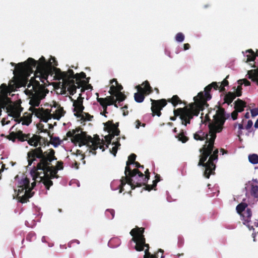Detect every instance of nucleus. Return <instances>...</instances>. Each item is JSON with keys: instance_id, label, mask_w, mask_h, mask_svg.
Returning <instances> with one entry per match:
<instances>
[{"instance_id": "64", "label": "nucleus", "mask_w": 258, "mask_h": 258, "mask_svg": "<svg viewBox=\"0 0 258 258\" xmlns=\"http://www.w3.org/2000/svg\"><path fill=\"white\" fill-rule=\"evenodd\" d=\"M152 254H151L149 251L148 249H146L145 250V255L144 256V258H151Z\"/></svg>"}, {"instance_id": "63", "label": "nucleus", "mask_w": 258, "mask_h": 258, "mask_svg": "<svg viewBox=\"0 0 258 258\" xmlns=\"http://www.w3.org/2000/svg\"><path fill=\"white\" fill-rule=\"evenodd\" d=\"M250 112L251 114V116L252 117H254L258 115V108H254L250 110Z\"/></svg>"}, {"instance_id": "56", "label": "nucleus", "mask_w": 258, "mask_h": 258, "mask_svg": "<svg viewBox=\"0 0 258 258\" xmlns=\"http://www.w3.org/2000/svg\"><path fill=\"white\" fill-rule=\"evenodd\" d=\"M242 86L241 85H239L236 89V92H234L236 97H240L242 95Z\"/></svg>"}, {"instance_id": "39", "label": "nucleus", "mask_w": 258, "mask_h": 258, "mask_svg": "<svg viewBox=\"0 0 258 258\" xmlns=\"http://www.w3.org/2000/svg\"><path fill=\"white\" fill-rule=\"evenodd\" d=\"M229 78V75L227 76L225 79H224V80L222 82L220 86H219L218 89L219 90L220 92H224L225 90V89L224 87L227 86L229 84V82L227 81V79Z\"/></svg>"}, {"instance_id": "21", "label": "nucleus", "mask_w": 258, "mask_h": 258, "mask_svg": "<svg viewBox=\"0 0 258 258\" xmlns=\"http://www.w3.org/2000/svg\"><path fill=\"white\" fill-rule=\"evenodd\" d=\"M97 95L98 96V93H97ZM97 101L102 106L104 111H105L106 110H107L108 106L112 105V103L110 102V101H109V99H108V96H107L105 98H99L98 97L97 98Z\"/></svg>"}, {"instance_id": "10", "label": "nucleus", "mask_w": 258, "mask_h": 258, "mask_svg": "<svg viewBox=\"0 0 258 258\" xmlns=\"http://www.w3.org/2000/svg\"><path fill=\"white\" fill-rule=\"evenodd\" d=\"M209 133L208 136H210V138L208 140H206L205 145L200 149L199 152L202 153V160L200 163L201 165L202 163L206 159H207L209 155L211 154L214 148V143L216 138L217 129L210 125H209Z\"/></svg>"}, {"instance_id": "58", "label": "nucleus", "mask_w": 258, "mask_h": 258, "mask_svg": "<svg viewBox=\"0 0 258 258\" xmlns=\"http://www.w3.org/2000/svg\"><path fill=\"white\" fill-rule=\"evenodd\" d=\"M0 90L2 92H7L9 90V87L6 84H2L0 86Z\"/></svg>"}, {"instance_id": "59", "label": "nucleus", "mask_w": 258, "mask_h": 258, "mask_svg": "<svg viewBox=\"0 0 258 258\" xmlns=\"http://www.w3.org/2000/svg\"><path fill=\"white\" fill-rule=\"evenodd\" d=\"M41 142L43 144V146H39V147L41 148L42 147H45L46 146H49L50 142H48L47 139L45 138H43V139H41ZM42 149V148H41Z\"/></svg>"}, {"instance_id": "50", "label": "nucleus", "mask_w": 258, "mask_h": 258, "mask_svg": "<svg viewBox=\"0 0 258 258\" xmlns=\"http://www.w3.org/2000/svg\"><path fill=\"white\" fill-rule=\"evenodd\" d=\"M81 116L80 117L82 119H83L84 120H91L92 118L93 117L92 115H91L88 113L84 112L83 111V113L81 114Z\"/></svg>"}, {"instance_id": "60", "label": "nucleus", "mask_w": 258, "mask_h": 258, "mask_svg": "<svg viewBox=\"0 0 258 258\" xmlns=\"http://www.w3.org/2000/svg\"><path fill=\"white\" fill-rule=\"evenodd\" d=\"M257 54H249L247 55V61H253Z\"/></svg>"}, {"instance_id": "32", "label": "nucleus", "mask_w": 258, "mask_h": 258, "mask_svg": "<svg viewBox=\"0 0 258 258\" xmlns=\"http://www.w3.org/2000/svg\"><path fill=\"white\" fill-rule=\"evenodd\" d=\"M123 89V87L121 84H119L117 82V84H115V86L112 85L110 87L109 93L110 95L115 93L116 92H121Z\"/></svg>"}, {"instance_id": "16", "label": "nucleus", "mask_w": 258, "mask_h": 258, "mask_svg": "<svg viewBox=\"0 0 258 258\" xmlns=\"http://www.w3.org/2000/svg\"><path fill=\"white\" fill-rule=\"evenodd\" d=\"M71 100L73 101V106H74V111L76 112L75 115L77 117H81V114L83 113L84 109V106L83 105V98L81 97V94H80V97L77 100H74L71 97Z\"/></svg>"}, {"instance_id": "37", "label": "nucleus", "mask_w": 258, "mask_h": 258, "mask_svg": "<svg viewBox=\"0 0 258 258\" xmlns=\"http://www.w3.org/2000/svg\"><path fill=\"white\" fill-rule=\"evenodd\" d=\"M176 138L178 139L179 141L183 143H186L188 140V138L185 135V133L182 130L179 134L176 136Z\"/></svg>"}, {"instance_id": "33", "label": "nucleus", "mask_w": 258, "mask_h": 258, "mask_svg": "<svg viewBox=\"0 0 258 258\" xmlns=\"http://www.w3.org/2000/svg\"><path fill=\"white\" fill-rule=\"evenodd\" d=\"M77 134H78L75 135L73 130H72V131H69L67 133V137H69V138H71V141H72V143H73L74 144L78 143L79 146L80 147H81L82 146H83V145H82V143L81 142H80V141H78V140L75 139L76 136Z\"/></svg>"}, {"instance_id": "48", "label": "nucleus", "mask_w": 258, "mask_h": 258, "mask_svg": "<svg viewBox=\"0 0 258 258\" xmlns=\"http://www.w3.org/2000/svg\"><path fill=\"white\" fill-rule=\"evenodd\" d=\"M250 192H251V195L252 197H253L254 198H257L258 197V186L252 185Z\"/></svg>"}, {"instance_id": "41", "label": "nucleus", "mask_w": 258, "mask_h": 258, "mask_svg": "<svg viewBox=\"0 0 258 258\" xmlns=\"http://www.w3.org/2000/svg\"><path fill=\"white\" fill-rule=\"evenodd\" d=\"M248 160L253 164H258V155L255 154L249 155L248 156Z\"/></svg>"}, {"instance_id": "17", "label": "nucleus", "mask_w": 258, "mask_h": 258, "mask_svg": "<svg viewBox=\"0 0 258 258\" xmlns=\"http://www.w3.org/2000/svg\"><path fill=\"white\" fill-rule=\"evenodd\" d=\"M214 119L215 121L214 123H210L209 125L216 128L217 132H221L223 130L226 118L214 116Z\"/></svg>"}, {"instance_id": "18", "label": "nucleus", "mask_w": 258, "mask_h": 258, "mask_svg": "<svg viewBox=\"0 0 258 258\" xmlns=\"http://www.w3.org/2000/svg\"><path fill=\"white\" fill-rule=\"evenodd\" d=\"M41 139H43V137L37 135H33L32 137L29 138L27 139L28 144L31 146H33L35 147V149L38 148L37 146H43V144L41 142Z\"/></svg>"}, {"instance_id": "5", "label": "nucleus", "mask_w": 258, "mask_h": 258, "mask_svg": "<svg viewBox=\"0 0 258 258\" xmlns=\"http://www.w3.org/2000/svg\"><path fill=\"white\" fill-rule=\"evenodd\" d=\"M40 64L44 65L45 68H49V67H47V62H46L45 59L43 56L40 58L38 61L29 57L26 61L18 63L14 72L15 74L22 76L26 79L34 72V69H36V68Z\"/></svg>"}, {"instance_id": "19", "label": "nucleus", "mask_w": 258, "mask_h": 258, "mask_svg": "<svg viewBox=\"0 0 258 258\" xmlns=\"http://www.w3.org/2000/svg\"><path fill=\"white\" fill-rule=\"evenodd\" d=\"M136 89L137 90L138 92L134 94L135 100L138 103H141L144 100L145 95L147 94L142 91V87L141 86H136Z\"/></svg>"}, {"instance_id": "22", "label": "nucleus", "mask_w": 258, "mask_h": 258, "mask_svg": "<svg viewBox=\"0 0 258 258\" xmlns=\"http://www.w3.org/2000/svg\"><path fill=\"white\" fill-rule=\"evenodd\" d=\"M208 134L202 130H199L194 134V138L197 141H203L208 140Z\"/></svg>"}, {"instance_id": "45", "label": "nucleus", "mask_w": 258, "mask_h": 258, "mask_svg": "<svg viewBox=\"0 0 258 258\" xmlns=\"http://www.w3.org/2000/svg\"><path fill=\"white\" fill-rule=\"evenodd\" d=\"M8 87L9 91L11 92L15 91L16 88L19 87L17 84L13 81H10L9 82Z\"/></svg>"}, {"instance_id": "46", "label": "nucleus", "mask_w": 258, "mask_h": 258, "mask_svg": "<svg viewBox=\"0 0 258 258\" xmlns=\"http://www.w3.org/2000/svg\"><path fill=\"white\" fill-rule=\"evenodd\" d=\"M225 111L222 107H220L216 112V114L214 116L216 117H225Z\"/></svg>"}, {"instance_id": "38", "label": "nucleus", "mask_w": 258, "mask_h": 258, "mask_svg": "<svg viewBox=\"0 0 258 258\" xmlns=\"http://www.w3.org/2000/svg\"><path fill=\"white\" fill-rule=\"evenodd\" d=\"M50 137V143L54 147H57L61 143V141L59 138L57 137H53L50 135L49 136Z\"/></svg>"}, {"instance_id": "62", "label": "nucleus", "mask_w": 258, "mask_h": 258, "mask_svg": "<svg viewBox=\"0 0 258 258\" xmlns=\"http://www.w3.org/2000/svg\"><path fill=\"white\" fill-rule=\"evenodd\" d=\"M63 162L61 161H57L56 166L55 167L56 169H57V170H61L63 169Z\"/></svg>"}, {"instance_id": "42", "label": "nucleus", "mask_w": 258, "mask_h": 258, "mask_svg": "<svg viewBox=\"0 0 258 258\" xmlns=\"http://www.w3.org/2000/svg\"><path fill=\"white\" fill-rule=\"evenodd\" d=\"M244 213L242 214V215L246 220L248 221L249 218L251 217L252 212L249 208H247L246 210L244 211Z\"/></svg>"}, {"instance_id": "52", "label": "nucleus", "mask_w": 258, "mask_h": 258, "mask_svg": "<svg viewBox=\"0 0 258 258\" xmlns=\"http://www.w3.org/2000/svg\"><path fill=\"white\" fill-rule=\"evenodd\" d=\"M184 39V35L183 33L179 32L175 36V40L179 42H182Z\"/></svg>"}, {"instance_id": "13", "label": "nucleus", "mask_w": 258, "mask_h": 258, "mask_svg": "<svg viewBox=\"0 0 258 258\" xmlns=\"http://www.w3.org/2000/svg\"><path fill=\"white\" fill-rule=\"evenodd\" d=\"M50 67L49 68H45L44 67V65L40 64L38 66L35 70L34 76L35 78L39 77V80L41 82H42L44 84L41 85L44 87L45 89V86H46V83H45V81H46L47 83H48L47 80V78L49 75H51L54 73V71L53 70V68L51 67V63L50 62Z\"/></svg>"}, {"instance_id": "4", "label": "nucleus", "mask_w": 258, "mask_h": 258, "mask_svg": "<svg viewBox=\"0 0 258 258\" xmlns=\"http://www.w3.org/2000/svg\"><path fill=\"white\" fill-rule=\"evenodd\" d=\"M53 70L55 74L54 78L56 80H62V90L66 91L67 88L70 95H73L76 92L77 87L75 85L74 79H76V76L73 70L69 69L67 72H62L61 70L56 67H53Z\"/></svg>"}, {"instance_id": "20", "label": "nucleus", "mask_w": 258, "mask_h": 258, "mask_svg": "<svg viewBox=\"0 0 258 258\" xmlns=\"http://www.w3.org/2000/svg\"><path fill=\"white\" fill-rule=\"evenodd\" d=\"M136 155L133 153L131 154L128 157V160L126 163V166L125 168L124 174L126 175L127 172L131 171L130 165L133 164L136 162Z\"/></svg>"}, {"instance_id": "11", "label": "nucleus", "mask_w": 258, "mask_h": 258, "mask_svg": "<svg viewBox=\"0 0 258 258\" xmlns=\"http://www.w3.org/2000/svg\"><path fill=\"white\" fill-rule=\"evenodd\" d=\"M218 149L213 148V150L211 154L209 155V160L207 162H205L207 159H206L203 161V163H202V164L200 165V163L202 160V153H200V160L198 163V165L199 166H203L205 168V170L204 172V176L207 178H209L211 174H214V171L215 169L216 165L214 163V161H217L218 160Z\"/></svg>"}, {"instance_id": "15", "label": "nucleus", "mask_w": 258, "mask_h": 258, "mask_svg": "<svg viewBox=\"0 0 258 258\" xmlns=\"http://www.w3.org/2000/svg\"><path fill=\"white\" fill-rule=\"evenodd\" d=\"M152 102V114L153 116L157 115L160 116L161 115V110L165 107L167 104V101L165 99H162L160 100H155L151 99Z\"/></svg>"}, {"instance_id": "30", "label": "nucleus", "mask_w": 258, "mask_h": 258, "mask_svg": "<svg viewBox=\"0 0 258 258\" xmlns=\"http://www.w3.org/2000/svg\"><path fill=\"white\" fill-rule=\"evenodd\" d=\"M110 96H114V98L116 97L115 100L118 101V103L124 101L126 98V96L121 92H116Z\"/></svg>"}, {"instance_id": "44", "label": "nucleus", "mask_w": 258, "mask_h": 258, "mask_svg": "<svg viewBox=\"0 0 258 258\" xmlns=\"http://www.w3.org/2000/svg\"><path fill=\"white\" fill-rule=\"evenodd\" d=\"M113 145H114L115 146L112 147V150L111 151V153L114 156H116V154L117 152L118 148L119 146H120V144L119 143V141H117L115 142H113L112 143Z\"/></svg>"}, {"instance_id": "6", "label": "nucleus", "mask_w": 258, "mask_h": 258, "mask_svg": "<svg viewBox=\"0 0 258 258\" xmlns=\"http://www.w3.org/2000/svg\"><path fill=\"white\" fill-rule=\"evenodd\" d=\"M75 139L78 140V141L81 142L83 146L86 145L88 147L89 152L94 155L96 154V150L98 148L102 151L105 150L103 140H101L97 135L93 138L91 136L88 135L86 132H82L81 133L76 136Z\"/></svg>"}, {"instance_id": "34", "label": "nucleus", "mask_w": 258, "mask_h": 258, "mask_svg": "<svg viewBox=\"0 0 258 258\" xmlns=\"http://www.w3.org/2000/svg\"><path fill=\"white\" fill-rule=\"evenodd\" d=\"M247 206L248 205L245 203L242 202L239 204L236 207L237 213L238 214L242 215V212L245 210Z\"/></svg>"}, {"instance_id": "26", "label": "nucleus", "mask_w": 258, "mask_h": 258, "mask_svg": "<svg viewBox=\"0 0 258 258\" xmlns=\"http://www.w3.org/2000/svg\"><path fill=\"white\" fill-rule=\"evenodd\" d=\"M236 97L234 92H228L224 96V102L229 105Z\"/></svg>"}, {"instance_id": "31", "label": "nucleus", "mask_w": 258, "mask_h": 258, "mask_svg": "<svg viewBox=\"0 0 258 258\" xmlns=\"http://www.w3.org/2000/svg\"><path fill=\"white\" fill-rule=\"evenodd\" d=\"M142 86H144L142 87V90L143 92L146 94H149L153 92L152 87L150 86V84L148 81H146L142 84Z\"/></svg>"}, {"instance_id": "27", "label": "nucleus", "mask_w": 258, "mask_h": 258, "mask_svg": "<svg viewBox=\"0 0 258 258\" xmlns=\"http://www.w3.org/2000/svg\"><path fill=\"white\" fill-rule=\"evenodd\" d=\"M30 136V134H24L21 130L16 132V137L18 141L20 142L27 141L28 138H29Z\"/></svg>"}, {"instance_id": "54", "label": "nucleus", "mask_w": 258, "mask_h": 258, "mask_svg": "<svg viewBox=\"0 0 258 258\" xmlns=\"http://www.w3.org/2000/svg\"><path fill=\"white\" fill-rule=\"evenodd\" d=\"M10 99L8 97L5 98H1L0 97V104L4 108L5 107L8 103V100Z\"/></svg>"}, {"instance_id": "40", "label": "nucleus", "mask_w": 258, "mask_h": 258, "mask_svg": "<svg viewBox=\"0 0 258 258\" xmlns=\"http://www.w3.org/2000/svg\"><path fill=\"white\" fill-rule=\"evenodd\" d=\"M20 186L23 187V188H26V189L30 187L29 179L26 177L22 179L21 182H20Z\"/></svg>"}, {"instance_id": "51", "label": "nucleus", "mask_w": 258, "mask_h": 258, "mask_svg": "<svg viewBox=\"0 0 258 258\" xmlns=\"http://www.w3.org/2000/svg\"><path fill=\"white\" fill-rule=\"evenodd\" d=\"M37 127L40 133H47L48 136H50V133L47 129L44 128V125L42 123H39L37 125Z\"/></svg>"}, {"instance_id": "55", "label": "nucleus", "mask_w": 258, "mask_h": 258, "mask_svg": "<svg viewBox=\"0 0 258 258\" xmlns=\"http://www.w3.org/2000/svg\"><path fill=\"white\" fill-rule=\"evenodd\" d=\"M7 139L9 140L12 141L13 142H15L16 139H17V138L16 137V132H11L9 135L7 136Z\"/></svg>"}, {"instance_id": "49", "label": "nucleus", "mask_w": 258, "mask_h": 258, "mask_svg": "<svg viewBox=\"0 0 258 258\" xmlns=\"http://www.w3.org/2000/svg\"><path fill=\"white\" fill-rule=\"evenodd\" d=\"M105 214L108 218L112 219L114 217L115 211L113 209H107L105 211Z\"/></svg>"}, {"instance_id": "9", "label": "nucleus", "mask_w": 258, "mask_h": 258, "mask_svg": "<svg viewBox=\"0 0 258 258\" xmlns=\"http://www.w3.org/2000/svg\"><path fill=\"white\" fill-rule=\"evenodd\" d=\"M30 110L38 118L44 122H47L51 118L59 120L65 113L63 108L60 106L56 109L55 113L52 114L51 113V110L48 109H44L43 108H31Z\"/></svg>"}, {"instance_id": "8", "label": "nucleus", "mask_w": 258, "mask_h": 258, "mask_svg": "<svg viewBox=\"0 0 258 258\" xmlns=\"http://www.w3.org/2000/svg\"><path fill=\"white\" fill-rule=\"evenodd\" d=\"M212 88L217 90L218 89L219 85L215 82H212L205 88V93L203 92H200L197 96L194 97L195 102L190 104H196V108L198 109L199 114L201 110L204 109L205 106L207 107L209 105L207 101L212 98L210 92Z\"/></svg>"}, {"instance_id": "61", "label": "nucleus", "mask_w": 258, "mask_h": 258, "mask_svg": "<svg viewBox=\"0 0 258 258\" xmlns=\"http://www.w3.org/2000/svg\"><path fill=\"white\" fill-rule=\"evenodd\" d=\"M145 185V187H144V189L145 190H148V191H150L152 189L155 190V187H156V186H153V183L152 185L147 184V183H146Z\"/></svg>"}, {"instance_id": "36", "label": "nucleus", "mask_w": 258, "mask_h": 258, "mask_svg": "<svg viewBox=\"0 0 258 258\" xmlns=\"http://www.w3.org/2000/svg\"><path fill=\"white\" fill-rule=\"evenodd\" d=\"M21 111L18 109H12L10 115L15 118V120L18 123V119L20 118Z\"/></svg>"}, {"instance_id": "25", "label": "nucleus", "mask_w": 258, "mask_h": 258, "mask_svg": "<svg viewBox=\"0 0 258 258\" xmlns=\"http://www.w3.org/2000/svg\"><path fill=\"white\" fill-rule=\"evenodd\" d=\"M248 78L258 85V68L248 71Z\"/></svg>"}, {"instance_id": "3", "label": "nucleus", "mask_w": 258, "mask_h": 258, "mask_svg": "<svg viewBox=\"0 0 258 258\" xmlns=\"http://www.w3.org/2000/svg\"><path fill=\"white\" fill-rule=\"evenodd\" d=\"M28 89L25 90V93L32 97L30 100L29 104L31 108H35V107L39 106L41 100L43 99L48 91L44 88V87L40 85L39 82L35 80L34 77H32L27 85Z\"/></svg>"}, {"instance_id": "47", "label": "nucleus", "mask_w": 258, "mask_h": 258, "mask_svg": "<svg viewBox=\"0 0 258 258\" xmlns=\"http://www.w3.org/2000/svg\"><path fill=\"white\" fill-rule=\"evenodd\" d=\"M76 76V81L77 82V84H78L81 81V79H85L86 77V74L84 72H81L80 73H77L75 74Z\"/></svg>"}, {"instance_id": "43", "label": "nucleus", "mask_w": 258, "mask_h": 258, "mask_svg": "<svg viewBox=\"0 0 258 258\" xmlns=\"http://www.w3.org/2000/svg\"><path fill=\"white\" fill-rule=\"evenodd\" d=\"M32 197V195H30L29 196L24 195L21 197H18L19 201L21 203H26L29 201V199Z\"/></svg>"}, {"instance_id": "29", "label": "nucleus", "mask_w": 258, "mask_h": 258, "mask_svg": "<svg viewBox=\"0 0 258 258\" xmlns=\"http://www.w3.org/2000/svg\"><path fill=\"white\" fill-rule=\"evenodd\" d=\"M31 115H27L20 117L18 119V123H19L22 121V125H29L32 122Z\"/></svg>"}, {"instance_id": "28", "label": "nucleus", "mask_w": 258, "mask_h": 258, "mask_svg": "<svg viewBox=\"0 0 258 258\" xmlns=\"http://www.w3.org/2000/svg\"><path fill=\"white\" fill-rule=\"evenodd\" d=\"M40 178L46 189L49 190L50 187L53 184V182L50 180V177L44 175L43 177H40Z\"/></svg>"}, {"instance_id": "1", "label": "nucleus", "mask_w": 258, "mask_h": 258, "mask_svg": "<svg viewBox=\"0 0 258 258\" xmlns=\"http://www.w3.org/2000/svg\"><path fill=\"white\" fill-rule=\"evenodd\" d=\"M55 151L53 149L43 152L40 147L31 149L27 153V160L28 165L31 164L36 160V158L39 159L40 161L36 166V170H40L43 171L44 175L50 177V178H54L56 177L57 169L51 166V162L56 160L55 156Z\"/></svg>"}, {"instance_id": "57", "label": "nucleus", "mask_w": 258, "mask_h": 258, "mask_svg": "<svg viewBox=\"0 0 258 258\" xmlns=\"http://www.w3.org/2000/svg\"><path fill=\"white\" fill-rule=\"evenodd\" d=\"M108 99H109V101H110V102L112 103V105H113L115 107H118V105L117 103V101L115 100V98H114V96H108Z\"/></svg>"}, {"instance_id": "7", "label": "nucleus", "mask_w": 258, "mask_h": 258, "mask_svg": "<svg viewBox=\"0 0 258 258\" xmlns=\"http://www.w3.org/2000/svg\"><path fill=\"white\" fill-rule=\"evenodd\" d=\"M195 104L189 103L188 105L182 108H179L173 110L174 116H171L170 119L172 121L176 120L177 116H179L181 123L184 125L190 123V120L194 116L199 115L198 109L196 108Z\"/></svg>"}, {"instance_id": "35", "label": "nucleus", "mask_w": 258, "mask_h": 258, "mask_svg": "<svg viewBox=\"0 0 258 258\" xmlns=\"http://www.w3.org/2000/svg\"><path fill=\"white\" fill-rule=\"evenodd\" d=\"M11 65L13 66H15V70L14 71V74L15 76H17L18 77H19V79L21 81V84H22V86H26V84L28 82V77H27L26 79L24 78V77L23 76H19V75L18 74H15V71L16 70V67L17 66V64L18 63H17V64H16L14 62H11Z\"/></svg>"}, {"instance_id": "12", "label": "nucleus", "mask_w": 258, "mask_h": 258, "mask_svg": "<svg viewBox=\"0 0 258 258\" xmlns=\"http://www.w3.org/2000/svg\"><path fill=\"white\" fill-rule=\"evenodd\" d=\"M145 229L136 226L130 232L133 236L132 240L136 243L135 249L137 251H141L144 250L143 244H145V237L144 235Z\"/></svg>"}, {"instance_id": "24", "label": "nucleus", "mask_w": 258, "mask_h": 258, "mask_svg": "<svg viewBox=\"0 0 258 258\" xmlns=\"http://www.w3.org/2000/svg\"><path fill=\"white\" fill-rule=\"evenodd\" d=\"M235 106L234 108L235 110L239 111V112H241L244 110V108L246 106V102L240 99H238L235 102Z\"/></svg>"}, {"instance_id": "23", "label": "nucleus", "mask_w": 258, "mask_h": 258, "mask_svg": "<svg viewBox=\"0 0 258 258\" xmlns=\"http://www.w3.org/2000/svg\"><path fill=\"white\" fill-rule=\"evenodd\" d=\"M167 101L171 103L174 107L178 104L183 103L186 105L187 103L186 102L182 101L177 95H173L171 98L168 99Z\"/></svg>"}, {"instance_id": "14", "label": "nucleus", "mask_w": 258, "mask_h": 258, "mask_svg": "<svg viewBox=\"0 0 258 258\" xmlns=\"http://www.w3.org/2000/svg\"><path fill=\"white\" fill-rule=\"evenodd\" d=\"M104 124L105 129L107 130V132L109 133V135L105 137V141L107 142L106 147L108 148V145L111 144L112 138L115 136H118L119 135L120 131L118 128V123L114 124L113 120H108Z\"/></svg>"}, {"instance_id": "53", "label": "nucleus", "mask_w": 258, "mask_h": 258, "mask_svg": "<svg viewBox=\"0 0 258 258\" xmlns=\"http://www.w3.org/2000/svg\"><path fill=\"white\" fill-rule=\"evenodd\" d=\"M237 83L239 85H241V86L242 84H244L245 86H248L250 85V82L246 79L239 80L237 81Z\"/></svg>"}, {"instance_id": "2", "label": "nucleus", "mask_w": 258, "mask_h": 258, "mask_svg": "<svg viewBox=\"0 0 258 258\" xmlns=\"http://www.w3.org/2000/svg\"><path fill=\"white\" fill-rule=\"evenodd\" d=\"M150 173L148 169L143 174L138 169H134L127 172L125 176H122L120 180L119 185V192L124 191V186L127 183L131 186V189H134L136 187H141L147 183L150 179Z\"/></svg>"}]
</instances>
